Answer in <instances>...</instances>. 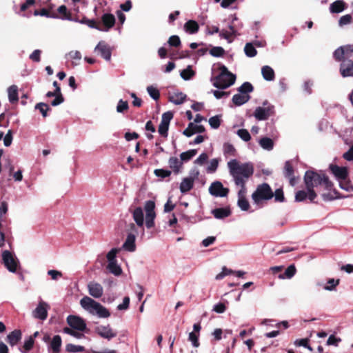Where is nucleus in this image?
Segmentation results:
<instances>
[{"instance_id": "obj_1", "label": "nucleus", "mask_w": 353, "mask_h": 353, "mask_svg": "<svg viewBox=\"0 0 353 353\" xmlns=\"http://www.w3.org/2000/svg\"><path fill=\"white\" fill-rule=\"evenodd\" d=\"M303 179L306 190H308V199L312 203H315L317 192L320 193L325 201L341 198L339 192L334 188V184L328 176L322 171L318 172L307 170Z\"/></svg>"}, {"instance_id": "obj_2", "label": "nucleus", "mask_w": 353, "mask_h": 353, "mask_svg": "<svg viewBox=\"0 0 353 353\" xmlns=\"http://www.w3.org/2000/svg\"><path fill=\"white\" fill-rule=\"evenodd\" d=\"M230 175L233 177L236 185L240 187L238 192V206L243 211L250 208V203L245 197L247 193L246 182L253 175L254 166L251 163H241L236 159L228 163Z\"/></svg>"}, {"instance_id": "obj_3", "label": "nucleus", "mask_w": 353, "mask_h": 353, "mask_svg": "<svg viewBox=\"0 0 353 353\" xmlns=\"http://www.w3.org/2000/svg\"><path fill=\"white\" fill-rule=\"evenodd\" d=\"M219 69L220 74L211 79L213 85L223 90L233 85L236 81L235 74L230 72L224 65H220Z\"/></svg>"}, {"instance_id": "obj_4", "label": "nucleus", "mask_w": 353, "mask_h": 353, "mask_svg": "<svg viewBox=\"0 0 353 353\" xmlns=\"http://www.w3.org/2000/svg\"><path fill=\"white\" fill-rule=\"evenodd\" d=\"M80 304L85 310L92 314L98 315L100 318H108L110 316V312L106 307L89 296L83 297Z\"/></svg>"}, {"instance_id": "obj_5", "label": "nucleus", "mask_w": 353, "mask_h": 353, "mask_svg": "<svg viewBox=\"0 0 353 353\" xmlns=\"http://www.w3.org/2000/svg\"><path fill=\"white\" fill-rule=\"evenodd\" d=\"M274 196V192L267 183L258 185L256 190L252 194L254 202L259 205L263 200H270Z\"/></svg>"}, {"instance_id": "obj_6", "label": "nucleus", "mask_w": 353, "mask_h": 353, "mask_svg": "<svg viewBox=\"0 0 353 353\" xmlns=\"http://www.w3.org/2000/svg\"><path fill=\"white\" fill-rule=\"evenodd\" d=\"M2 261L5 267L8 271L15 272L19 264V261L8 250L2 252Z\"/></svg>"}, {"instance_id": "obj_7", "label": "nucleus", "mask_w": 353, "mask_h": 353, "mask_svg": "<svg viewBox=\"0 0 353 353\" xmlns=\"http://www.w3.org/2000/svg\"><path fill=\"white\" fill-rule=\"evenodd\" d=\"M173 116L174 114L171 111H168L162 114L158 132L159 134L164 138H167L168 136L169 125Z\"/></svg>"}, {"instance_id": "obj_8", "label": "nucleus", "mask_w": 353, "mask_h": 353, "mask_svg": "<svg viewBox=\"0 0 353 353\" xmlns=\"http://www.w3.org/2000/svg\"><path fill=\"white\" fill-rule=\"evenodd\" d=\"M353 54V44H348L340 46L333 53V57L336 61L351 57Z\"/></svg>"}, {"instance_id": "obj_9", "label": "nucleus", "mask_w": 353, "mask_h": 353, "mask_svg": "<svg viewBox=\"0 0 353 353\" xmlns=\"http://www.w3.org/2000/svg\"><path fill=\"white\" fill-rule=\"evenodd\" d=\"M274 114V106L268 105L267 107H257L254 112V116L257 120H267L270 116Z\"/></svg>"}, {"instance_id": "obj_10", "label": "nucleus", "mask_w": 353, "mask_h": 353, "mask_svg": "<svg viewBox=\"0 0 353 353\" xmlns=\"http://www.w3.org/2000/svg\"><path fill=\"white\" fill-rule=\"evenodd\" d=\"M229 191L228 188H224L223 184L218 181L213 182L209 188V192L214 196H227Z\"/></svg>"}, {"instance_id": "obj_11", "label": "nucleus", "mask_w": 353, "mask_h": 353, "mask_svg": "<svg viewBox=\"0 0 353 353\" xmlns=\"http://www.w3.org/2000/svg\"><path fill=\"white\" fill-rule=\"evenodd\" d=\"M94 330L101 337L108 340H110L117 336V332L111 328L110 325L97 326Z\"/></svg>"}, {"instance_id": "obj_12", "label": "nucleus", "mask_w": 353, "mask_h": 353, "mask_svg": "<svg viewBox=\"0 0 353 353\" xmlns=\"http://www.w3.org/2000/svg\"><path fill=\"white\" fill-rule=\"evenodd\" d=\"M67 322L69 325L74 330L84 331L86 329V324L85 321L83 319L79 316L70 315L67 318Z\"/></svg>"}, {"instance_id": "obj_13", "label": "nucleus", "mask_w": 353, "mask_h": 353, "mask_svg": "<svg viewBox=\"0 0 353 353\" xmlns=\"http://www.w3.org/2000/svg\"><path fill=\"white\" fill-rule=\"evenodd\" d=\"M329 168L338 181L347 179L348 177L349 172L347 167H340L335 164H330Z\"/></svg>"}, {"instance_id": "obj_14", "label": "nucleus", "mask_w": 353, "mask_h": 353, "mask_svg": "<svg viewBox=\"0 0 353 353\" xmlns=\"http://www.w3.org/2000/svg\"><path fill=\"white\" fill-rule=\"evenodd\" d=\"M48 305L46 303L43 301L39 302L35 310L32 311V316L35 319L42 321L46 320L48 317Z\"/></svg>"}, {"instance_id": "obj_15", "label": "nucleus", "mask_w": 353, "mask_h": 353, "mask_svg": "<svg viewBox=\"0 0 353 353\" xmlns=\"http://www.w3.org/2000/svg\"><path fill=\"white\" fill-rule=\"evenodd\" d=\"M340 73L343 77H353V61L346 59L341 61Z\"/></svg>"}, {"instance_id": "obj_16", "label": "nucleus", "mask_w": 353, "mask_h": 353, "mask_svg": "<svg viewBox=\"0 0 353 353\" xmlns=\"http://www.w3.org/2000/svg\"><path fill=\"white\" fill-rule=\"evenodd\" d=\"M294 170L291 161H287L285 163L283 174L289 179L290 185L292 186H294L297 183V178L294 176Z\"/></svg>"}, {"instance_id": "obj_17", "label": "nucleus", "mask_w": 353, "mask_h": 353, "mask_svg": "<svg viewBox=\"0 0 353 353\" xmlns=\"http://www.w3.org/2000/svg\"><path fill=\"white\" fill-rule=\"evenodd\" d=\"M88 289L90 295L94 298L98 299L102 296L103 288L100 283L92 281L88 284Z\"/></svg>"}, {"instance_id": "obj_18", "label": "nucleus", "mask_w": 353, "mask_h": 353, "mask_svg": "<svg viewBox=\"0 0 353 353\" xmlns=\"http://www.w3.org/2000/svg\"><path fill=\"white\" fill-rule=\"evenodd\" d=\"M205 131V128L202 125H195L193 123H190L183 132V134L190 137L195 133H203Z\"/></svg>"}, {"instance_id": "obj_19", "label": "nucleus", "mask_w": 353, "mask_h": 353, "mask_svg": "<svg viewBox=\"0 0 353 353\" xmlns=\"http://www.w3.org/2000/svg\"><path fill=\"white\" fill-rule=\"evenodd\" d=\"M95 50L98 51L101 56L107 61L111 59V50L105 41H100L95 48Z\"/></svg>"}, {"instance_id": "obj_20", "label": "nucleus", "mask_w": 353, "mask_h": 353, "mask_svg": "<svg viewBox=\"0 0 353 353\" xmlns=\"http://www.w3.org/2000/svg\"><path fill=\"white\" fill-rule=\"evenodd\" d=\"M212 214L217 219H223L231 215L230 207L215 208L212 210Z\"/></svg>"}, {"instance_id": "obj_21", "label": "nucleus", "mask_w": 353, "mask_h": 353, "mask_svg": "<svg viewBox=\"0 0 353 353\" xmlns=\"http://www.w3.org/2000/svg\"><path fill=\"white\" fill-rule=\"evenodd\" d=\"M21 336L20 330H14L7 336V341L11 346H14L20 341Z\"/></svg>"}, {"instance_id": "obj_22", "label": "nucleus", "mask_w": 353, "mask_h": 353, "mask_svg": "<svg viewBox=\"0 0 353 353\" xmlns=\"http://www.w3.org/2000/svg\"><path fill=\"white\" fill-rule=\"evenodd\" d=\"M194 179L192 176L184 178L180 184V191L181 193H186L193 188Z\"/></svg>"}, {"instance_id": "obj_23", "label": "nucleus", "mask_w": 353, "mask_h": 353, "mask_svg": "<svg viewBox=\"0 0 353 353\" xmlns=\"http://www.w3.org/2000/svg\"><path fill=\"white\" fill-rule=\"evenodd\" d=\"M135 235L130 233L128 234L125 241L123 245V248L129 252H134L136 249L135 245Z\"/></svg>"}, {"instance_id": "obj_24", "label": "nucleus", "mask_w": 353, "mask_h": 353, "mask_svg": "<svg viewBox=\"0 0 353 353\" xmlns=\"http://www.w3.org/2000/svg\"><path fill=\"white\" fill-rule=\"evenodd\" d=\"M115 17L112 14L105 13L101 17V21L106 30L112 28L115 24Z\"/></svg>"}, {"instance_id": "obj_25", "label": "nucleus", "mask_w": 353, "mask_h": 353, "mask_svg": "<svg viewBox=\"0 0 353 353\" xmlns=\"http://www.w3.org/2000/svg\"><path fill=\"white\" fill-rule=\"evenodd\" d=\"M132 216L138 226L142 227L144 223L143 212L141 207L136 208L133 212Z\"/></svg>"}, {"instance_id": "obj_26", "label": "nucleus", "mask_w": 353, "mask_h": 353, "mask_svg": "<svg viewBox=\"0 0 353 353\" xmlns=\"http://www.w3.org/2000/svg\"><path fill=\"white\" fill-rule=\"evenodd\" d=\"M184 30L188 34H196L199 30V26L196 21L189 20L184 24Z\"/></svg>"}, {"instance_id": "obj_27", "label": "nucleus", "mask_w": 353, "mask_h": 353, "mask_svg": "<svg viewBox=\"0 0 353 353\" xmlns=\"http://www.w3.org/2000/svg\"><path fill=\"white\" fill-rule=\"evenodd\" d=\"M250 99V96L249 94H243L241 93L234 94L232 101L235 105L239 106L247 103Z\"/></svg>"}, {"instance_id": "obj_28", "label": "nucleus", "mask_w": 353, "mask_h": 353, "mask_svg": "<svg viewBox=\"0 0 353 353\" xmlns=\"http://www.w3.org/2000/svg\"><path fill=\"white\" fill-rule=\"evenodd\" d=\"M9 101L12 103H17L19 101L18 88L15 85L10 86L8 89Z\"/></svg>"}, {"instance_id": "obj_29", "label": "nucleus", "mask_w": 353, "mask_h": 353, "mask_svg": "<svg viewBox=\"0 0 353 353\" xmlns=\"http://www.w3.org/2000/svg\"><path fill=\"white\" fill-rule=\"evenodd\" d=\"M169 166L172 169L174 174H177L180 172V168L182 166V162L179 160L177 157H172L168 161Z\"/></svg>"}, {"instance_id": "obj_30", "label": "nucleus", "mask_w": 353, "mask_h": 353, "mask_svg": "<svg viewBox=\"0 0 353 353\" xmlns=\"http://www.w3.org/2000/svg\"><path fill=\"white\" fill-rule=\"evenodd\" d=\"M263 77L266 81H273L275 78L274 70L269 65L263 66L261 68Z\"/></svg>"}, {"instance_id": "obj_31", "label": "nucleus", "mask_w": 353, "mask_h": 353, "mask_svg": "<svg viewBox=\"0 0 353 353\" xmlns=\"http://www.w3.org/2000/svg\"><path fill=\"white\" fill-rule=\"evenodd\" d=\"M57 12L59 14V16L57 15V17H59L63 20H72V14L68 10V8L65 6H60L57 9Z\"/></svg>"}, {"instance_id": "obj_32", "label": "nucleus", "mask_w": 353, "mask_h": 353, "mask_svg": "<svg viewBox=\"0 0 353 353\" xmlns=\"http://www.w3.org/2000/svg\"><path fill=\"white\" fill-rule=\"evenodd\" d=\"M345 8V3L341 0H337L330 4V10L332 13H339Z\"/></svg>"}, {"instance_id": "obj_33", "label": "nucleus", "mask_w": 353, "mask_h": 353, "mask_svg": "<svg viewBox=\"0 0 353 353\" xmlns=\"http://www.w3.org/2000/svg\"><path fill=\"white\" fill-rule=\"evenodd\" d=\"M61 346V338L59 335H55L51 341L50 347L54 353H59Z\"/></svg>"}, {"instance_id": "obj_34", "label": "nucleus", "mask_w": 353, "mask_h": 353, "mask_svg": "<svg viewBox=\"0 0 353 353\" xmlns=\"http://www.w3.org/2000/svg\"><path fill=\"white\" fill-rule=\"evenodd\" d=\"M186 97V94L183 92H176L170 97V101L176 105H179L185 101Z\"/></svg>"}, {"instance_id": "obj_35", "label": "nucleus", "mask_w": 353, "mask_h": 353, "mask_svg": "<svg viewBox=\"0 0 353 353\" xmlns=\"http://www.w3.org/2000/svg\"><path fill=\"white\" fill-rule=\"evenodd\" d=\"M55 95V99L51 102L52 106H57L62 103L64 101V97H63L60 87L55 88L53 91Z\"/></svg>"}, {"instance_id": "obj_36", "label": "nucleus", "mask_w": 353, "mask_h": 353, "mask_svg": "<svg viewBox=\"0 0 353 353\" xmlns=\"http://www.w3.org/2000/svg\"><path fill=\"white\" fill-rule=\"evenodd\" d=\"M261 147L267 150H271L274 147V141L268 137H263L259 140Z\"/></svg>"}, {"instance_id": "obj_37", "label": "nucleus", "mask_w": 353, "mask_h": 353, "mask_svg": "<svg viewBox=\"0 0 353 353\" xmlns=\"http://www.w3.org/2000/svg\"><path fill=\"white\" fill-rule=\"evenodd\" d=\"M296 269L295 268V265L294 264L290 265L285 270L284 274H281L279 276L280 279H291L294 275L296 274Z\"/></svg>"}, {"instance_id": "obj_38", "label": "nucleus", "mask_w": 353, "mask_h": 353, "mask_svg": "<svg viewBox=\"0 0 353 353\" xmlns=\"http://www.w3.org/2000/svg\"><path fill=\"white\" fill-rule=\"evenodd\" d=\"M107 268L115 276H119L122 272L121 268L117 264V261L109 263L107 265Z\"/></svg>"}, {"instance_id": "obj_39", "label": "nucleus", "mask_w": 353, "mask_h": 353, "mask_svg": "<svg viewBox=\"0 0 353 353\" xmlns=\"http://www.w3.org/2000/svg\"><path fill=\"white\" fill-rule=\"evenodd\" d=\"M34 108L35 110H39L43 117H46L48 116V111L51 110L47 103L43 102L37 103Z\"/></svg>"}, {"instance_id": "obj_40", "label": "nucleus", "mask_w": 353, "mask_h": 353, "mask_svg": "<svg viewBox=\"0 0 353 353\" xmlns=\"http://www.w3.org/2000/svg\"><path fill=\"white\" fill-rule=\"evenodd\" d=\"M254 90L253 85L250 82H244L239 88L238 91L243 94H249Z\"/></svg>"}, {"instance_id": "obj_41", "label": "nucleus", "mask_w": 353, "mask_h": 353, "mask_svg": "<svg viewBox=\"0 0 353 353\" xmlns=\"http://www.w3.org/2000/svg\"><path fill=\"white\" fill-rule=\"evenodd\" d=\"M197 153V150L195 149L190 150L186 152H182L180 154V158L181 161H188L190 160L193 157H194Z\"/></svg>"}, {"instance_id": "obj_42", "label": "nucleus", "mask_w": 353, "mask_h": 353, "mask_svg": "<svg viewBox=\"0 0 353 353\" xmlns=\"http://www.w3.org/2000/svg\"><path fill=\"white\" fill-rule=\"evenodd\" d=\"M180 74H181V78H183L184 80H190L194 76L195 72L192 69L191 66L188 65L187 67V68L183 70L181 72Z\"/></svg>"}, {"instance_id": "obj_43", "label": "nucleus", "mask_w": 353, "mask_h": 353, "mask_svg": "<svg viewBox=\"0 0 353 353\" xmlns=\"http://www.w3.org/2000/svg\"><path fill=\"white\" fill-rule=\"evenodd\" d=\"M245 54L249 57H254L256 55L257 51L251 43L245 44L244 48Z\"/></svg>"}, {"instance_id": "obj_44", "label": "nucleus", "mask_w": 353, "mask_h": 353, "mask_svg": "<svg viewBox=\"0 0 353 353\" xmlns=\"http://www.w3.org/2000/svg\"><path fill=\"white\" fill-rule=\"evenodd\" d=\"M229 28H230V31L222 30L219 33V36L222 38L229 40L231 38V37H232L233 35H235L236 30H235L234 26H230Z\"/></svg>"}, {"instance_id": "obj_45", "label": "nucleus", "mask_w": 353, "mask_h": 353, "mask_svg": "<svg viewBox=\"0 0 353 353\" xmlns=\"http://www.w3.org/2000/svg\"><path fill=\"white\" fill-rule=\"evenodd\" d=\"M221 115H216L209 119V124L212 128L217 129L221 125Z\"/></svg>"}, {"instance_id": "obj_46", "label": "nucleus", "mask_w": 353, "mask_h": 353, "mask_svg": "<svg viewBox=\"0 0 353 353\" xmlns=\"http://www.w3.org/2000/svg\"><path fill=\"white\" fill-rule=\"evenodd\" d=\"M308 199V190H299L295 194V201L296 202H302L305 201L306 199Z\"/></svg>"}, {"instance_id": "obj_47", "label": "nucleus", "mask_w": 353, "mask_h": 353, "mask_svg": "<svg viewBox=\"0 0 353 353\" xmlns=\"http://www.w3.org/2000/svg\"><path fill=\"white\" fill-rule=\"evenodd\" d=\"M339 181V186L341 189L345 190L346 191H351L353 190V186L351 183V181L348 179H341Z\"/></svg>"}, {"instance_id": "obj_48", "label": "nucleus", "mask_w": 353, "mask_h": 353, "mask_svg": "<svg viewBox=\"0 0 353 353\" xmlns=\"http://www.w3.org/2000/svg\"><path fill=\"white\" fill-rule=\"evenodd\" d=\"M156 217V213H147L145 215V225L148 228H151L154 225V219Z\"/></svg>"}, {"instance_id": "obj_49", "label": "nucleus", "mask_w": 353, "mask_h": 353, "mask_svg": "<svg viewBox=\"0 0 353 353\" xmlns=\"http://www.w3.org/2000/svg\"><path fill=\"white\" fill-rule=\"evenodd\" d=\"M225 53V50L222 47H212L210 50V54L214 57H222Z\"/></svg>"}, {"instance_id": "obj_50", "label": "nucleus", "mask_w": 353, "mask_h": 353, "mask_svg": "<svg viewBox=\"0 0 353 353\" xmlns=\"http://www.w3.org/2000/svg\"><path fill=\"white\" fill-rule=\"evenodd\" d=\"M168 43L171 47H175V48L180 47L181 45V39H180L179 37L177 35H172V36L170 37V38L168 39Z\"/></svg>"}, {"instance_id": "obj_51", "label": "nucleus", "mask_w": 353, "mask_h": 353, "mask_svg": "<svg viewBox=\"0 0 353 353\" xmlns=\"http://www.w3.org/2000/svg\"><path fill=\"white\" fill-rule=\"evenodd\" d=\"M223 150L225 154H228L233 157L236 155V149L234 148L233 145L229 143H225L223 145Z\"/></svg>"}, {"instance_id": "obj_52", "label": "nucleus", "mask_w": 353, "mask_h": 353, "mask_svg": "<svg viewBox=\"0 0 353 353\" xmlns=\"http://www.w3.org/2000/svg\"><path fill=\"white\" fill-rule=\"evenodd\" d=\"M149 95L154 100H158L160 97V92L158 89L150 85L147 88Z\"/></svg>"}, {"instance_id": "obj_53", "label": "nucleus", "mask_w": 353, "mask_h": 353, "mask_svg": "<svg viewBox=\"0 0 353 353\" xmlns=\"http://www.w3.org/2000/svg\"><path fill=\"white\" fill-rule=\"evenodd\" d=\"M154 174L161 179H165L171 175V171L164 169H156L154 171Z\"/></svg>"}, {"instance_id": "obj_54", "label": "nucleus", "mask_w": 353, "mask_h": 353, "mask_svg": "<svg viewBox=\"0 0 353 353\" xmlns=\"http://www.w3.org/2000/svg\"><path fill=\"white\" fill-rule=\"evenodd\" d=\"M340 283V279H330L328 281H327V285H325L324 287V289L325 290H328V291H332V290H334L336 288V286H337Z\"/></svg>"}, {"instance_id": "obj_55", "label": "nucleus", "mask_w": 353, "mask_h": 353, "mask_svg": "<svg viewBox=\"0 0 353 353\" xmlns=\"http://www.w3.org/2000/svg\"><path fill=\"white\" fill-rule=\"evenodd\" d=\"M129 108L128 103L127 101H123L122 99H120L118 102L117 106V111L118 112L122 113L124 111L128 110Z\"/></svg>"}, {"instance_id": "obj_56", "label": "nucleus", "mask_w": 353, "mask_h": 353, "mask_svg": "<svg viewBox=\"0 0 353 353\" xmlns=\"http://www.w3.org/2000/svg\"><path fill=\"white\" fill-rule=\"evenodd\" d=\"M237 134L244 141H248L251 139V136L246 129H239L237 131Z\"/></svg>"}, {"instance_id": "obj_57", "label": "nucleus", "mask_w": 353, "mask_h": 353, "mask_svg": "<svg viewBox=\"0 0 353 353\" xmlns=\"http://www.w3.org/2000/svg\"><path fill=\"white\" fill-rule=\"evenodd\" d=\"M85 348L81 345H75L73 344H68L66 345V350L69 352H81L84 351Z\"/></svg>"}, {"instance_id": "obj_58", "label": "nucleus", "mask_w": 353, "mask_h": 353, "mask_svg": "<svg viewBox=\"0 0 353 353\" xmlns=\"http://www.w3.org/2000/svg\"><path fill=\"white\" fill-rule=\"evenodd\" d=\"M188 339L192 342L194 347H198L200 345L199 341V334H196L194 332H192L189 334Z\"/></svg>"}, {"instance_id": "obj_59", "label": "nucleus", "mask_w": 353, "mask_h": 353, "mask_svg": "<svg viewBox=\"0 0 353 353\" xmlns=\"http://www.w3.org/2000/svg\"><path fill=\"white\" fill-rule=\"evenodd\" d=\"M155 203L152 200L147 201L144 205L145 213H152L154 212Z\"/></svg>"}, {"instance_id": "obj_60", "label": "nucleus", "mask_w": 353, "mask_h": 353, "mask_svg": "<svg viewBox=\"0 0 353 353\" xmlns=\"http://www.w3.org/2000/svg\"><path fill=\"white\" fill-rule=\"evenodd\" d=\"M219 165V160L217 159H213L210 161L209 166L207 168V172L210 173L214 172Z\"/></svg>"}, {"instance_id": "obj_61", "label": "nucleus", "mask_w": 353, "mask_h": 353, "mask_svg": "<svg viewBox=\"0 0 353 353\" xmlns=\"http://www.w3.org/2000/svg\"><path fill=\"white\" fill-rule=\"evenodd\" d=\"M274 196L275 201L276 202H283L285 201L283 191L281 188L276 190L275 192L274 193Z\"/></svg>"}, {"instance_id": "obj_62", "label": "nucleus", "mask_w": 353, "mask_h": 353, "mask_svg": "<svg viewBox=\"0 0 353 353\" xmlns=\"http://www.w3.org/2000/svg\"><path fill=\"white\" fill-rule=\"evenodd\" d=\"M352 21V17L350 14H345L342 16L339 21L340 26H343L345 25H347L351 23Z\"/></svg>"}, {"instance_id": "obj_63", "label": "nucleus", "mask_w": 353, "mask_h": 353, "mask_svg": "<svg viewBox=\"0 0 353 353\" xmlns=\"http://www.w3.org/2000/svg\"><path fill=\"white\" fill-rule=\"evenodd\" d=\"M212 310L218 314H221L226 310V306L225 303L220 302L214 305Z\"/></svg>"}, {"instance_id": "obj_64", "label": "nucleus", "mask_w": 353, "mask_h": 353, "mask_svg": "<svg viewBox=\"0 0 353 353\" xmlns=\"http://www.w3.org/2000/svg\"><path fill=\"white\" fill-rule=\"evenodd\" d=\"M41 51L40 50H35L30 55V59L34 62H39L41 61Z\"/></svg>"}]
</instances>
